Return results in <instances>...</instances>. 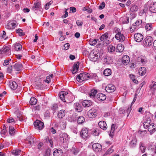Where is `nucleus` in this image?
<instances>
[{
  "label": "nucleus",
  "instance_id": "1",
  "mask_svg": "<svg viewBox=\"0 0 156 156\" xmlns=\"http://www.w3.org/2000/svg\"><path fill=\"white\" fill-rule=\"evenodd\" d=\"M90 77V74L87 73H80L76 77L77 80L80 82H82L87 80Z\"/></svg>",
  "mask_w": 156,
  "mask_h": 156
},
{
  "label": "nucleus",
  "instance_id": "2",
  "mask_svg": "<svg viewBox=\"0 0 156 156\" xmlns=\"http://www.w3.org/2000/svg\"><path fill=\"white\" fill-rule=\"evenodd\" d=\"M152 117V114L149 112H146L145 116V121L143 123V126L145 128H147L151 123V117Z\"/></svg>",
  "mask_w": 156,
  "mask_h": 156
},
{
  "label": "nucleus",
  "instance_id": "3",
  "mask_svg": "<svg viewBox=\"0 0 156 156\" xmlns=\"http://www.w3.org/2000/svg\"><path fill=\"white\" fill-rule=\"evenodd\" d=\"M89 129L88 128H83L80 132V136L83 139H87L90 136L89 132Z\"/></svg>",
  "mask_w": 156,
  "mask_h": 156
},
{
  "label": "nucleus",
  "instance_id": "4",
  "mask_svg": "<svg viewBox=\"0 0 156 156\" xmlns=\"http://www.w3.org/2000/svg\"><path fill=\"white\" fill-rule=\"evenodd\" d=\"M118 29L115 31V33L116 34L115 36V38L119 40V42H123L125 39V37L123 34H121L120 30L118 31Z\"/></svg>",
  "mask_w": 156,
  "mask_h": 156
},
{
  "label": "nucleus",
  "instance_id": "5",
  "mask_svg": "<svg viewBox=\"0 0 156 156\" xmlns=\"http://www.w3.org/2000/svg\"><path fill=\"white\" fill-rule=\"evenodd\" d=\"M108 34L106 32L102 34L100 37V39L101 41H103V43L106 45L109 43V41L108 39Z\"/></svg>",
  "mask_w": 156,
  "mask_h": 156
},
{
  "label": "nucleus",
  "instance_id": "6",
  "mask_svg": "<svg viewBox=\"0 0 156 156\" xmlns=\"http://www.w3.org/2000/svg\"><path fill=\"white\" fill-rule=\"evenodd\" d=\"M98 55L97 51H92L90 53L89 58L91 61L95 62L98 58Z\"/></svg>",
  "mask_w": 156,
  "mask_h": 156
},
{
  "label": "nucleus",
  "instance_id": "7",
  "mask_svg": "<svg viewBox=\"0 0 156 156\" xmlns=\"http://www.w3.org/2000/svg\"><path fill=\"white\" fill-rule=\"evenodd\" d=\"M97 112L95 109H91L87 113L88 117L90 118H94L97 115Z\"/></svg>",
  "mask_w": 156,
  "mask_h": 156
},
{
  "label": "nucleus",
  "instance_id": "8",
  "mask_svg": "<svg viewBox=\"0 0 156 156\" xmlns=\"http://www.w3.org/2000/svg\"><path fill=\"white\" fill-rule=\"evenodd\" d=\"M153 39L151 36H147L145 39L144 44L146 46H151L152 44Z\"/></svg>",
  "mask_w": 156,
  "mask_h": 156
},
{
  "label": "nucleus",
  "instance_id": "9",
  "mask_svg": "<svg viewBox=\"0 0 156 156\" xmlns=\"http://www.w3.org/2000/svg\"><path fill=\"white\" fill-rule=\"evenodd\" d=\"M34 125L35 127L39 130L42 129L44 127V123L41 121H36L34 123Z\"/></svg>",
  "mask_w": 156,
  "mask_h": 156
},
{
  "label": "nucleus",
  "instance_id": "10",
  "mask_svg": "<svg viewBox=\"0 0 156 156\" xmlns=\"http://www.w3.org/2000/svg\"><path fill=\"white\" fill-rule=\"evenodd\" d=\"M142 20H138L133 24L132 28H133L134 30H137L139 28L142 27Z\"/></svg>",
  "mask_w": 156,
  "mask_h": 156
},
{
  "label": "nucleus",
  "instance_id": "11",
  "mask_svg": "<svg viewBox=\"0 0 156 156\" xmlns=\"http://www.w3.org/2000/svg\"><path fill=\"white\" fill-rule=\"evenodd\" d=\"M1 54H5L6 55H9L10 54V48L8 46H4L2 49L0 50Z\"/></svg>",
  "mask_w": 156,
  "mask_h": 156
},
{
  "label": "nucleus",
  "instance_id": "12",
  "mask_svg": "<svg viewBox=\"0 0 156 156\" xmlns=\"http://www.w3.org/2000/svg\"><path fill=\"white\" fill-rule=\"evenodd\" d=\"M143 36L140 33H136L134 35V39L138 42H141L143 39Z\"/></svg>",
  "mask_w": 156,
  "mask_h": 156
},
{
  "label": "nucleus",
  "instance_id": "13",
  "mask_svg": "<svg viewBox=\"0 0 156 156\" xmlns=\"http://www.w3.org/2000/svg\"><path fill=\"white\" fill-rule=\"evenodd\" d=\"M16 26V22L13 21H10L6 26V28L8 29H14Z\"/></svg>",
  "mask_w": 156,
  "mask_h": 156
},
{
  "label": "nucleus",
  "instance_id": "14",
  "mask_svg": "<svg viewBox=\"0 0 156 156\" xmlns=\"http://www.w3.org/2000/svg\"><path fill=\"white\" fill-rule=\"evenodd\" d=\"M68 94V93L66 92L62 91L59 94V97L61 101L63 102H67L65 98H66L67 97V94Z\"/></svg>",
  "mask_w": 156,
  "mask_h": 156
},
{
  "label": "nucleus",
  "instance_id": "15",
  "mask_svg": "<svg viewBox=\"0 0 156 156\" xmlns=\"http://www.w3.org/2000/svg\"><path fill=\"white\" fill-rule=\"evenodd\" d=\"M92 148L95 151L98 152L101 149V145L98 143L94 144L92 145Z\"/></svg>",
  "mask_w": 156,
  "mask_h": 156
},
{
  "label": "nucleus",
  "instance_id": "16",
  "mask_svg": "<svg viewBox=\"0 0 156 156\" xmlns=\"http://www.w3.org/2000/svg\"><path fill=\"white\" fill-rule=\"evenodd\" d=\"M130 58L129 56L126 55L123 56L122 59V62L124 65H126L129 62Z\"/></svg>",
  "mask_w": 156,
  "mask_h": 156
},
{
  "label": "nucleus",
  "instance_id": "17",
  "mask_svg": "<svg viewBox=\"0 0 156 156\" xmlns=\"http://www.w3.org/2000/svg\"><path fill=\"white\" fill-rule=\"evenodd\" d=\"M23 66L20 62L16 63L13 66V69L17 71H19L22 69Z\"/></svg>",
  "mask_w": 156,
  "mask_h": 156
},
{
  "label": "nucleus",
  "instance_id": "18",
  "mask_svg": "<svg viewBox=\"0 0 156 156\" xmlns=\"http://www.w3.org/2000/svg\"><path fill=\"white\" fill-rule=\"evenodd\" d=\"M69 139V136L66 133H63L61 136L60 140L63 143L67 142Z\"/></svg>",
  "mask_w": 156,
  "mask_h": 156
},
{
  "label": "nucleus",
  "instance_id": "19",
  "mask_svg": "<svg viewBox=\"0 0 156 156\" xmlns=\"http://www.w3.org/2000/svg\"><path fill=\"white\" fill-rule=\"evenodd\" d=\"M103 61L105 64H108L112 63L113 62L112 58L109 56H105L103 59Z\"/></svg>",
  "mask_w": 156,
  "mask_h": 156
},
{
  "label": "nucleus",
  "instance_id": "20",
  "mask_svg": "<svg viewBox=\"0 0 156 156\" xmlns=\"http://www.w3.org/2000/svg\"><path fill=\"white\" fill-rule=\"evenodd\" d=\"M148 128V131L151 134L153 133L156 130V126H154V124L153 123H151Z\"/></svg>",
  "mask_w": 156,
  "mask_h": 156
},
{
  "label": "nucleus",
  "instance_id": "21",
  "mask_svg": "<svg viewBox=\"0 0 156 156\" xmlns=\"http://www.w3.org/2000/svg\"><path fill=\"white\" fill-rule=\"evenodd\" d=\"M79 64V62H77L76 63H75L74 64L73 69L72 70V73L73 74L75 73L78 71Z\"/></svg>",
  "mask_w": 156,
  "mask_h": 156
},
{
  "label": "nucleus",
  "instance_id": "22",
  "mask_svg": "<svg viewBox=\"0 0 156 156\" xmlns=\"http://www.w3.org/2000/svg\"><path fill=\"white\" fill-rule=\"evenodd\" d=\"M34 142V138L31 136H28L26 139V143L27 144H29L30 145H32Z\"/></svg>",
  "mask_w": 156,
  "mask_h": 156
},
{
  "label": "nucleus",
  "instance_id": "23",
  "mask_svg": "<svg viewBox=\"0 0 156 156\" xmlns=\"http://www.w3.org/2000/svg\"><path fill=\"white\" fill-rule=\"evenodd\" d=\"M97 98L100 101H103L106 99V96L104 94L99 93L97 95Z\"/></svg>",
  "mask_w": 156,
  "mask_h": 156
},
{
  "label": "nucleus",
  "instance_id": "24",
  "mask_svg": "<svg viewBox=\"0 0 156 156\" xmlns=\"http://www.w3.org/2000/svg\"><path fill=\"white\" fill-rule=\"evenodd\" d=\"M41 4L39 2H35L34 4V6L32 8V10L35 12L38 10L41 7Z\"/></svg>",
  "mask_w": 156,
  "mask_h": 156
},
{
  "label": "nucleus",
  "instance_id": "25",
  "mask_svg": "<svg viewBox=\"0 0 156 156\" xmlns=\"http://www.w3.org/2000/svg\"><path fill=\"white\" fill-rule=\"evenodd\" d=\"M97 92V90L96 89L93 88L91 90L90 92L89 93L88 95L91 98H94Z\"/></svg>",
  "mask_w": 156,
  "mask_h": 156
},
{
  "label": "nucleus",
  "instance_id": "26",
  "mask_svg": "<svg viewBox=\"0 0 156 156\" xmlns=\"http://www.w3.org/2000/svg\"><path fill=\"white\" fill-rule=\"evenodd\" d=\"M98 125L100 127L104 130L107 129V125L106 122L104 121H101L98 123Z\"/></svg>",
  "mask_w": 156,
  "mask_h": 156
},
{
  "label": "nucleus",
  "instance_id": "27",
  "mask_svg": "<svg viewBox=\"0 0 156 156\" xmlns=\"http://www.w3.org/2000/svg\"><path fill=\"white\" fill-rule=\"evenodd\" d=\"M82 105L84 107H89L92 105V102L90 100H85L82 101Z\"/></svg>",
  "mask_w": 156,
  "mask_h": 156
},
{
  "label": "nucleus",
  "instance_id": "28",
  "mask_svg": "<svg viewBox=\"0 0 156 156\" xmlns=\"http://www.w3.org/2000/svg\"><path fill=\"white\" fill-rule=\"evenodd\" d=\"M149 9L150 11L152 12H156V2L151 4L149 8Z\"/></svg>",
  "mask_w": 156,
  "mask_h": 156
},
{
  "label": "nucleus",
  "instance_id": "29",
  "mask_svg": "<svg viewBox=\"0 0 156 156\" xmlns=\"http://www.w3.org/2000/svg\"><path fill=\"white\" fill-rule=\"evenodd\" d=\"M66 112L64 110H61L58 112L57 114L58 117L59 119L62 118L65 115Z\"/></svg>",
  "mask_w": 156,
  "mask_h": 156
},
{
  "label": "nucleus",
  "instance_id": "30",
  "mask_svg": "<svg viewBox=\"0 0 156 156\" xmlns=\"http://www.w3.org/2000/svg\"><path fill=\"white\" fill-rule=\"evenodd\" d=\"M74 107L76 110L78 112H80L82 111V108L81 105L78 103H75Z\"/></svg>",
  "mask_w": 156,
  "mask_h": 156
},
{
  "label": "nucleus",
  "instance_id": "31",
  "mask_svg": "<svg viewBox=\"0 0 156 156\" xmlns=\"http://www.w3.org/2000/svg\"><path fill=\"white\" fill-rule=\"evenodd\" d=\"M62 151L61 149L55 150L53 153L54 156H62Z\"/></svg>",
  "mask_w": 156,
  "mask_h": 156
},
{
  "label": "nucleus",
  "instance_id": "32",
  "mask_svg": "<svg viewBox=\"0 0 156 156\" xmlns=\"http://www.w3.org/2000/svg\"><path fill=\"white\" fill-rule=\"evenodd\" d=\"M20 84L18 85L15 81H10L9 82V86L10 88H17L19 86L20 87Z\"/></svg>",
  "mask_w": 156,
  "mask_h": 156
},
{
  "label": "nucleus",
  "instance_id": "33",
  "mask_svg": "<svg viewBox=\"0 0 156 156\" xmlns=\"http://www.w3.org/2000/svg\"><path fill=\"white\" fill-rule=\"evenodd\" d=\"M146 71V68L144 67H142L139 68V73L140 75H143L145 74Z\"/></svg>",
  "mask_w": 156,
  "mask_h": 156
},
{
  "label": "nucleus",
  "instance_id": "34",
  "mask_svg": "<svg viewBox=\"0 0 156 156\" xmlns=\"http://www.w3.org/2000/svg\"><path fill=\"white\" fill-rule=\"evenodd\" d=\"M111 70L109 68H107L105 69L103 73L104 75L106 76H110L111 74Z\"/></svg>",
  "mask_w": 156,
  "mask_h": 156
},
{
  "label": "nucleus",
  "instance_id": "35",
  "mask_svg": "<svg viewBox=\"0 0 156 156\" xmlns=\"http://www.w3.org/2000/svg\"><path fill=\"white\" fill-rule=\"evenodd\" d=\"M138 7L136 5H132L130 9V10L132 12H136L138 10Z\"/></svg>",
  "mask_w": 156,
  "mask_h": 156
},
{
  "label": "nucleus",
  "instance_id": "36",
  "mask_svg": "<svg viewBox=\"0 0 156 156\" xmlns=\"http://www.w3.org/2000/svg\"><path fill=\"white\" fill-rule=\"evenodd\" d=\"M85 121L84 118L82 116H79L77 119L78 123L79 124H81L84 122Z\"/></svg>",
  "mask_w": 156,
  "mask_h": 156
},
{
  "label": "nucleus",
  "instance_id": "37",
  "mask_svg": "<svg viewBox=\"0 0 156 156\" xmlns=\"http://www.w3.org/2000/svg\"><path fill=\"white\" fill-rule=\"evenodd\" d=\"M15 48L17 51H20L22 49V47L21 44L19 43H16L15 45Z\"/></svg>",
  "mask_w": 156,
  "mask_h": 156
},
{
  "label": "nucleus",
  "instance_id": "38",
  "mask_svg": "<svg viewBox=\"0 0 156 156\" xmlns=\"http://www.w3.org/2000/svg\"><path fill=\"white\" fill-rule=\"evenodd\" d=\"M14 130V128L12 126H9V134L10 135H13L15 133Z\"/></svg>",
  "mask_w": 156,
  "mask_h": 156
},
{
  "label": "nucleus",
  "instance_id": "39",
  "mask_svg": "<svg viewBox=\"0 0 156 156\" xmlns=\"http://www.w3.org/2000/svg\"><path fill=\"white\" fill-rule=\"evenodd\" d=\"M37 102V100L35 98L32 97L30 99V103L31 105H34L36 104Z\"/></svg>",
  "mask_w": 156,
  "mask_h": 156
},
{
  "label": "nucleus",
  "instance_id": "40",
  "mask_svg": "<svg viewBox=\"0 0 156 156\" xmlns=\"http://www.w3.org/2000/svg\"><path fill=\"white\" fill-rule=\"evenodd\" d=\"M145 147L144 144L142 143H140V149L141 152L143 153L145 152Z\"/></svg>",
  "mask_w": 156,
  "mask_h": 156
},
{
  "label": "nucleus",
  "instance_id": "41",
  "mask_svg": "<svg viewBox=\"0 0 156 156\" xmlns=\"http://www.w3.org/2000/svg\"><path fill=\"white\" fill-rule=\"evenodd\" d=\"M44 156H51V150L49 148L46 149L44 153Z\"/></svg>",
  "mask_w": 156,
  "mask_h": 156
},
{
  "label": "nucleus",
  "instance_id": "42",
  "mask_svg": "<svg viewBox=\"0 0 156 156\" xmlns=\"http://www.w3.org/2000/svg\"><path fill=\"white\" fill-rule=\"evenodd\" d=\"M145 28L147 31L151 30L153 28L152 24L151 23H147L146 25Z\"/></svg>",
  "mask_w": 156,
  "mask_h": 156
},
{
  "label": "nucleus",
  "instance_id": "43",
  "mask_svg": "<svg viewBox=\"0 0 156 156\" xmlns=\"http://www.w3.org/2000/svg\"><path fill=\"white\" fill-rule=\"evenodd\" d=\"M21 151L20 150L18 149L14 150L12 151V153L13 154L17 155L20 154Z\"/></svg>",
  "mask_w": 156,
  "mask_h": 156
},
{
  "label": "nucleus",
  "instance_id": "44",
  "mask_svg": "<svg viewBox=\"0 0 156 156\" xmlns=\"http://www.w3.org/2000/svg\"><path fill=\"white\" fill-rule=\"evenodd\" d=\"M129 77L135 83H137L138 82V81L135 79V76L132 74L129 75Z\"/></svg>",
  "mask_w": 156,
  "mask_h": 156
},
{
  "label": "nucleus",
  "instance_id": "45",
  "mask_svg": "<svg viewBox=\"0 0 156 156\" xmlns=\"http://www.w3.org/2000/svg\"><path fill=\"white\" fill-rule=\"evenodd\" d=\"M136 139H133L130 142V145L131 147H135L136 144Z\"/></svg>",
  "mask_w": 156,
  "mask_h": 156
},
{
  "label": "nucleus",
  "instance_id": "46",
  "mask_svg": "<svg viewBox=\"0 0 156 156\" xmlns=\"http://www.w3.org/2000/svg\"><path fill=\"white\" fill-rule=\"evenodd\" d=\"M99 130L98 129L93 130L92 132V134L94 136H98L99 135Z\"/></svg>",
  "mask_w": 156,
  "mask_h": 156
},
{
  "label": "nucleus",
  "instance_id": "47",
  "mask_svg": "<svg viewBox=\"0 0 156 156\" xmlns=\"http://www.w3.org/2000/svg\"><path fill=\"white\" fill-rule=\"evenodd\" d=\"M41 109V106L39 105H37L34 107L32 109L33 112H34L36 111H39Z\"/></svg>",
  "mask_w": 156,
  "mask_h": 156
},
{
  "label": "nucleus",
  "instance_id": "48",
  "mask_svg": "<svg viewBox=\"0 0 156 156\" xmlns=\"http://www.w3.org/2000/svg\"><path fill=\"white\" fill-rule=\"evenodd\" d=\"M16 32L18 33L20 36H22L24 35L25 34L23 32V30L20 29H18L16 30Z\"/></svg>",
  "mask_w": 156,
  "mask_h": 156
},
{
  "label": "nucleus",
  "instance_id": "49",
  "mask_svg": "<svg viewBox=\"0 0 156 156\" xmlns=\"http://www.w3.org/2000/svg\"><path fill=\"white\" fill-rule=\"evenodd\" d=\"M115 47L113 46H110L108 48V50L109 52L111 53L115 51Z\"/></svg>",
  "mask_w": 156,
  "mask_h": 156
},
{
  "label": "nucleus",
  "instance_id": "50",
  "mask_svg": "<svg viewBox=\"0 0 156 156\" xmlns=\"http://www.w3.org/2000/svg\"><path fill=\"white\" fill-rule=\"evenodd\" d=\"M58 105L57 104H54L52 105L51 108L54 111H55L58 108Z\"/></svg>",
  "mask_w": 156,
  "mask_h": 156
},
{
  "label": "nucleus",
  "instance_id": "51",
  "mask_svg": "<svg viewBox=\"0 0 156 156\" xmlns=\"http://www.w3.org/2000/svg\"><path fill=\"white\" fill-rule=\"evenodd\" d=\"M6 127L4 125L1 131V133L2 134L5 135L7 133Z\"/></svg>",
  "mask_w": 156,
  "mask_h": 156
},
{
  "label": "nucleus",
  "instance_id": "52",
  "mask_svg": "<svg viewBox=\"0 0 156 156\" xmlns=\"http://www.w3.org/2000/svg\"><path fill=\"white\" fill-rule=\"evenodd\" d=\"M117 49L118 50V52H121L124 50V48L122 47V45H119L117 46Z\"/></svg>",
  "mask_w": 156,
  "mask_h": 156
},
{
  "label": "nucleus",
  "instance_id": "53",
  "mask_svg": "<svg viewBox=\"0 0 156 156\" xmlns=\"http://www.w3.org/2000/svg\"><path fill=\"white\" fill-rule=\"evenodd\" d=\"M105 90L108 93H110L115 91V88H105Z\"/></svg>",
  "mask_w": 156,
  "mask_h": 156
},
{
  "label": "nucleus",
  "instance_id": "54",
  "mask_svg": "<svg viewBox=\"0 0 156 156\" xmlns=\"http://www.w3.org/2000/svg\"><path fill=\"white\" fill-rule=\"evenodd\" d=\"M150 88H156V82L152 81L150 85Z\"/></svg>",
  "mask_w": 156,
  "mask_h": 156
},
{
  "label": "nucleus",
  "instance_id": "55",
  "mask_svg": "<svg viewBox=\"0 0 156 156\" xmlns=\"http://www.w3.org/2000/svg\"><path fill=\"white\" fill-rule=\"evenodd\" d=\"M117 128V127L116 126V125L114 124H112L111 126V131L112 133H114L115 129Z\"/></svg>",
  "mask_w": 156,
  "mask_h": 156
},
{
  "label": "nucleus",
  "instance_id": "56",
  "mask_svg": "<svg viewBox=\"0 0 156 156\" xmlns=\"http://www.w3.org/2000/svg\"><path fill=\"white\" fill-rule=\"evenodd\" d=\"M44 117L46 118H48L50 116V113L47 110V111L44 114Z\"/></svg>",
  "mask_w": 156,
  "mask_h": 156
},
{
  "label": "nucleus",
  "instance_id": "57",
  "mask_svg": "<svg viewBox=\"0 0 156 156\" xmlns=\"http://www.w3.org/2000/svg\"><path fill=\"white\" fill-rule=\"evenodd\" d=\"M125 109H126V112H127L128 114L127 116H128L129 113H130L132 109L131 106L129 107L128 108H125Z\"/></svg>",
  "mask_w": 156,
  "mask_h": 156
},
{
  "label": "nucleus",
  "instance_id": "58",
  "mask_svg": "<svg viewBox=\"0 0 156 156\" xmlns=\"http://www.w3.org/2000/svg\"><path fill=\"white\" fill-rule=\"evenodd\" d=\"M11 89L13 92L16 93H18L21 90L20 88H11Z\"/></svg>",
  "mask_w": 156,
  "mask_h": 156
},
{
  "label": "nucleus",
  "instance_id": "59",
  "mask_svg": "<svg viewBox=\"0 0 156 156\" xmlns=\"http://www.w3.org/2000/svg\"><path fill=\"white\" fill-rule=\"evenodd\" d=\"M12 71V66H9L7 68V71L8 73H11Z\"/></svg>",
  "mask_w": 156,
  "mask_h": 156
},
{
  "label": "nucleus",
  "instance_id": "60",
  "mask_svg": "<svg viewBox=\"0 0 156 156\" xmlns=\"http://www.w3.org/2000/svg\"><path fill=\"white\" fill-rule=\"evenodd\" d=\"M105 4L104 2L101 3V5L99 6V9H103L105 7Z\"/></svg>",
  "mask_w": 156,
  "mask_h": 156
},
{
  "label": "nucleus",
  "instance_id": "61",
  "mask_svg": "<svg viewBox=\"0 0 156 156\" xmlns=\"http://www.w3.org/2000/svg\"><path fill=\"white\" fill-rule=\"evenodd\" d=\"M98 40L96 39H94L92 41H90V44L92 45H95L97 42Z\"/></svg>",
  "mask_w": 156,
  "mask_h": 156
},
{
  "label": "nucleus",
  "instance_id": "62",
  "mask_svg": "<svg viewBox=\"0 0 156 156\" xmlns=\"http://www.w3.org/2000/svg\"><path fill=\"white\" fill-rule=\"evenodd\" d=\"M113 151L114 150L113 149H112V148H109L106 152L105 154L107 155L108 154H111L112 153Z\"/></svg>",
  "mask_w": 156,
  "mask_h": 156
},
{
  "label": "nucleus",
  "instance_id": "63",
  "mask_svg": "<svg viewBox=\"0 0 156 156\" xmlns=\"http://www.w3.org/2000/svg\"><path fill=\"white\" fill-rule=\"evenodd\" d=\"M11 60V59L9 60H8L7 59L5 60L4 62L3 63V65L5 66L8 65L9 63V61H10Z\"/></svg>",
  "mask_w": 156,
  "mask_h": 156
},
{
  "label": "nucleus",
  "instance_id": "64",
  "mask_svg": "<svg viewBox=\"0 0 156 156\" xmlns=\"http://www.w3.org/2000/svg\"><path fill=\"white\" fill-rule=\"evenodd\" d=\"M44 81L48 83H49L51 81V79L50 78V76H47L46 77V79Z\"/></svg>",
  "mask_w": 156,
  "mask_h": 156
}]
</instances>
